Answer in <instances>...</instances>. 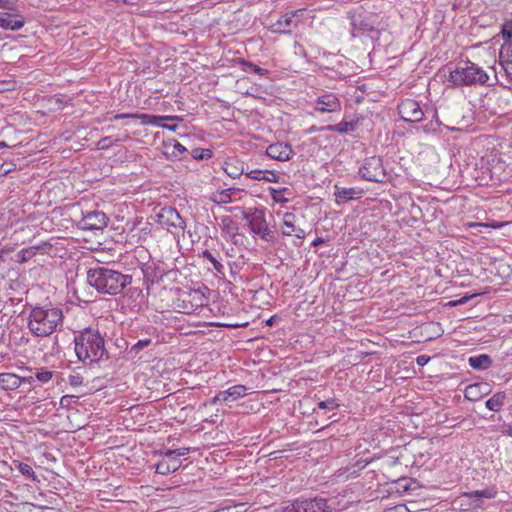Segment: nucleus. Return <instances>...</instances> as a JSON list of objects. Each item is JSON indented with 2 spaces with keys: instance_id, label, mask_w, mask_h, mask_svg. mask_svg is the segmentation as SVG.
<instances>
[{
  "instance_id": "nucleus-11",
  "label": "nucleus",
  "mask_w": 512,
  "mask_h": 512,
  "mask_svg": "<svg viewBox=\"0 0 512 512\" xmlns=\"http://www.w3.org/2000/svg\"><path fill=\"white\" fill-rule=\"evenodd\" d=\"M341 108V102L336 94L324 93L315 100L314 109L319 112H336Z\"/></svg>"
},
{
  "instance_id": "nucleus-45",
  "label": "nucleus",
  "mask_w": 512,
  "mask_h": 512,
  "mask_svg": "<svg viewBox=\"0 0 512 512\" xmlns=\"http://www.w3.org/2000/svg\"><path fill=\"white\" fill-rule=\"evenodd\" d=\"M137 113H121L115 114L111 120H121V119H137Z\"/></svg>"
},
{
  "instance_id": "nucleus-39",
  "label": "nucleus",
  "mask_w": 512,
  "mask_h": 512,
  "mask_svg": "<svg viewBox=\"0 0 512 512\" xmlns=\"http://www.w3.org/2000/svg\"><path fill=\"white\" fill-rule=\"evenodd\" d=\"M15 170H16V164H14L12 162L2 163L0 165V177L6 176Z\"/></svg>"
},
{
  "instance_id": "nucleus-21",
  "label": "nucleus",
  "mask_w": 512,
  "mask_h": 512,
  "mask_svg": "<svg viewBox=\"0 0 512 512\" xmlns=\"http://www.w3.org/2000/svg\"><path fill=\"white\" fill-rule=\"evenodd\" d=\"M137 119L141 121L143 125H155L161 126V123L164 121H182L183 119L180 116H160V115H150L144 113H137Z\"/></svg>"
},
{
  "instance_id": "nucleus-30",
  "label": "nucleus",
  "mask_w": 512,
  "mask_h": 512,
  "mask_svg": "<svg viewBox=\"0 0 512 512\" xmlns=\"http://www.w3.org/2000/svg\"><path fill=\"white\" fill-rule=\"evenodd\" d=\"M239 63L242 65L243 67V71L245 72H249V73H256V74H259L261 76H265L268 74V70L266 69H263L257 65H255L254 63L252 62H249L245 59H239Z\"/></svg>"
},
{
  "instance_id": "nucleus-31",
  "label": "nucleus",
  "mask_w": 512,
  "mask_h": 512,
  "mask_svg": "<svg viewBox=\"0 0 512 512\" xmlns=\"http://www.w3.org/2000/svg\"><path fill=\"white\" fill-rule=\"evenodd\" d=\"M202 257L204 259L208 260L213 265V268L215 269L216 272L223 273V269H224L223 265L217 260V258L209 250L203 251Z\"/></svg>"
},
{
  "instance_id": "nucleus-52",
  "label": "nucleus",
  "mask_w": 512,
  "mask_h": 512,
  "mask_svg": "<svg viewBox=\"0 0 512 512\" xmlns=\"http://www.w3.org/2000/svg\"><path fill=\"white\" fill-rule=\"evenodd\" d=\"M161 127L168 129L170 131H176L178 128L177 124H167V123H161Z\"/></svg>"
},
{
  "instance_id": "nucleus-23",
  "label": "nucleus",
  "mask_w": 512,
  "mask_h": 512,
  "mask_svg": "<svg viewBox=\"0 0 512 512\" xmlns=\"http://www.w3.org/2000/svg\"><path fill=\"white\" fill-rule=\"evenodd\" d=\"M21 386L20 376L14 373H0V388L13 391Z\"/></svg>"
},
{
  "instance_id": "nucleus-56",
  "label": "nucleus",
  "mask_w": 512,
  "mask_h": 512,
  "mask_svg": "<svg viewBox=\"0 0 512 512\" xmlns=\"http://www.w3.org/2000/svg\"><path fill=\"white\" fill-rule=\"evenodd\" d=\"M323 241H324V240H323L322 238H316V239L313 241L312 245H313V246H317V245H319V244L323 243Z\"/></svg>"
},
{
  "instance_id": "nucleus-55",
  "label": "nucleus",
  "mask_w": 512,
  "mask_h": 512,
  "mask_svg": "<svg viewBox=\"0 0 512 512\" xmlns=\"http://www.w3.org/2000/svg\"><path fill=\"white\" fill-rule=\"evenodd\" d=\"M502 432H503V434L512 437V426L511 425L507 426Z\"/></svg>"
},
{
  "instance_id": "nucleus-16",
  "label": "nucleus",
  "mask_w": 512,
  "mask_h": 512,
  "mask_svg": "<svg viewBox=\"0 0 512 512\" xmlns=\"http://www.w3.org/2000/svg\"><path fill=\"white\" fill-rule=\"evenodd\" d=\"M496 494H497L496 489L491 487V488H486L483 490H475L472 492L463 493L461 495V498L471 499L472 502H470L469 505L472 508L476 509V508L481 507L482 498L492 499L496 496Z\"/></svg>"
},
{
  "instance_id": "nucleus-6",
  "label": "nucleus",
  "mask_w": 512,
  "mask_h": 512,
  "mask_svg": "<svg viewBox=\"0 0 512 512\" xmlns=\"http://www.w3.org/2000/svg\"><path fill=\"white\" fill-rule=\"evenodd\" d=\"M336 509L333 499L322 497L297 499L284 507L282 512H332Z\"/></svg>"
},
{
  "instance_id": "nucleus-29",
  "label": "nucleus",
  "mask_w": 512,
  "mask_h": 512,
  "mask_svg": "<svg viewBox=\"0 0 512 512\" xmlns=\"http://www.w3.org/2000/svg\"><path fill=\"white\" fill-rule=\"evenodd\" d=\"M40 246H31L27 248H23L20 250L17 254V262L19 263H25L32 259L35 255L37 250H39Z\"/></svg>"
},
{
  "instance_id": "nucleus-36",
  "label": "nucleus",
  "mask_w": 512,
  "mask_h": 512,
  "mask_svg": "<svg viewBox=\"0 0 512 512\" xmlns=\"http://www.w3.org/2000/svg\"><path fill=\"white\" fill-rule=\"evenodd\" d=\"M18 470L25 476L31 478L32 480H36V475L33 468L26 463H19Z\"/></svg>"
},
{
  "instance_id": "nucleus-51",
  "label": "nucleus",
  "mask_w": 512,
  "mask_h": 512,
  "mask_svg": "<svg viewBox=\"0 0 512 512\" xmlns=\"http://www.w3.org/2000/svg\"><path fill=\"white\" fill-rule=\"evenodd\" d=\"M143 274L145 276L156 275V269L152 267H146L143 269Z\"/></svg>"
},
{
  "instance_id": "nucleus-15",
  "label": "nucleus",
  "mask_w": 512,
  "mask_h": 512,
  "mask_svg": "<svg viewBox=\"0 0 512 512\" xmlns=\"http://www.w3.org/2000/svg\"><path fill=\"white\" fill-rule=\"evenodd\" d=\"M491 392V386L487 382L470 384L464 391V396L471 402H476Z\"/></svg>"
},
{
  "instance_id": "nucleus-33",
  "label": "nucleus",
  "mask_w": 512,
  "mask_h": 512,
  "mask_svg": "<svg viewBox=\"0 0 512 512\" xmlns=\"http://www.w3.org/2000/svg\"><path fill=\"white\" fill-rule=\"evenodd\" d=\"M317 407L319 409L332 411L339 407V403L335 398H328L326 400L318 402Z\"/></svg>"
},
{
  "instance_id": "nucleus-24",
  "label": "nucleus",
  "mask_w": 512,
  "mask_h": 512,
  "mask_svg": "<svg viewBox=\"0 0 512 512\" xmlns=\"http://www.w3.org/2000/svg\"><path fill=\"white\" fill-rule=\"evenodd\" d=\"M492 359L487 354L471 356L468 359L469 365L475 370H486L491 367Z\"/></svg>"
},
{
  "instance_id": "nucleus-12",
  "label": "nucleus",
  "mask_w": 512,
  "mask_h": 512,
  "mask_svg": "<svg viewBox=\"0 0 512 512\" xmlns=\"http://www.w3.org/2000/svg\"><path fill=\"white\" fill-rule=\"evenodd\" d=\"M266 155L271 159L284 162L292 158L294 151L290 144L276 142L266 148Z\"/></svg>"
},
{
  "instance_id": "nucleus-35",
  "label": "nucleus",
  "mask_w": 512,
  "mask_h": 512,
  "mask_svg": "<svg viewBox=\"0 0 512 512\" xmlns=\"http://www.w3.org/2000/svg\"><path fill=\"white\" fill-rule=\"evenodd\" d=\"M150 344L151 339H141L131 347L130 353H134L135 355H137L141 350H143L145 347H148Z\"/></svg>"
},
{
  "instance_id": "nucleus-40",
  "label": "nucleus",
  "mask_w": 512,
  "mask_h": 512,
  "mask_svg": "<svg viewBox=\"0 0 512 512\" xmlns=\"http://www.w3.org/2000/svg\"><path fill=\"white\" fill-rule=\"evenodd\" d=\"M234 190H235L234 188H229V189H225V190L221 191L219 194V197H220L219 202L224 203V204L230 203L232 201L231 195Z\"/></svg>"
},
{
  "instance_id": "nucleus-27",
  "label": "nucleus",
  "mask_w": 512,
  "mask_h": 512,
  "mask_svg": "<svg viewBox=\"0 0 512 512\" xmlns=\"http://www.w3.org/2000/svg\"><path fill=\"white\" fill-rule=\"evenodd\" d=\"M499 64L504 71L506 78L509 82H512V52L504 55L500 52Z\"/></svg>"
},
{
  "instance_id": "nucleus-50",
  "label": "nucleus",
  "mask_w": 512,
  "mask_h": 512,
  "mask_svg": "<svg viewBox=\"0 0 512 512\" xmlns=\"http://www.w3.org/2000/svg\"><path fill=\"white\" fill-rule=\"evenodd\" d=\"M177 151L179 155L183 154L186 151V148L180 144L179 142H175L174 144V152Z\"/></svg>"
},
{
  "instance_id": "nucleus-54",
  "label": "nucleus",
  "mask_w": 512,
  "mask_h": 512,
  "mask_svg": "<svg viewBox=\"0 0 512 512\" xmlns=\"http://www.w3.org/2000/svg\"><path fill=\"white\" fill-rule=\"evenodd\" d=\"M239 237H243V235L239 234L238 232H232V236H231V239L232 241L235 243V244H238L239 242Z\"/></svg>"
},
{
  "instance_id": "nucleus-32",
  "label": "nucleus",
  "mask_w": 512,
  "mask_h": 512,
  "mask_svg": "<svg viewBox=\"0 0 512 512\" xmlns=\"http://www.w3.org/2000/svg\"><path fill=\"white\" fill-rule=\"evenodd\" d=\"M213 153L210 149L195 148L191 151V156L195 160H206L212 157Z\"/></svg>"
},
{
  "instance_id": "nucleus-49",
  "label": "nucleus",
  "mask_w": 512,
  "mask_h": 512,
  "mask_svg": "<svg viewBox=\"0 0 512 512\" xmlns=\"http://www.w3.org/2000/svg\"><path fill=\"white\" fill-rule=\"evenodd\" d=\"M472 296H464L462 297L461 299L457 300V301H451L449 302V305L451 306H456V305H461V304H465Z\"/></svg>"
},
{
  "instance_id": "nucleus-26",
  "label": "nucleus",
  "mask_w": 512,
  "mask_h": 512,
  "mask_svg": "<svg viewBox=\"0 0 512 512\" xmlns=\"http://www.w3.org/2000/svg\"><path fill=\"white\" fill-rule=\"evenodd\" d=\"M505 399V392H497L486 401L485 406L491 411L498 412L503 407Z\"/></svg>"
},
{
  "instance_id": "nucleus-38",
  "label": "nucleus",
  "mask_w": 512,
  "mask_h": 512,
  "mask_svg": "<svg viewBox=\"0 0 512 512\" xmlns=\"http://www.w3.org/2000/svg\"><path fill=\"white\" fill-rule=\"evenodd\" d=\"M267 172H268V170H258V169H255V170H251V171L245 172V175L248 178H251L253 180H263L264 179V174H267Z\"/></svg>"
},
{
  "instance_id": "nucleus-48",
  "label": "nucleus",
  "mask_w": 512,
  "mask_h": 512,
  "mask_svg": "<svg viewBox=\"0 0 512 512\" xmlns=\"http://www.w3.org/2000/svg\"><path fill=\"white\" fill-rule=\"evenodd\" d=\"M430 360V357L429 356H426V355H419L417 356L416 358V363L419 365V366H425Z\"/></svg>"
},
{
  "instance_id": "nucleus-18",
  "label": "nucleus",
  "mask_w": 512,
  "mask_h": 512,
  "mask_svg": "<svg viewBox=\"0 0 512 512\" xmlns=\"http://www.w3.org/2000/svg\"><path fill=\"white\" fill-rule=\"evenodd\" d=\"M25 24L24 17L20 14H12L8 12H0V27L17 31Z\"/></svg>"
},
{
  "instance_id": "nucleus-1",
  "label": "nucleus",
  "mask_w": 512,
  "mask_h": 512,
  "mask_svg": "<svg viewBox=\"0 0 512 512\" xmlns=\"http://www.w3.org/2000/svg\"><path fill=\"white\" fill-rule=\"evenodd\" d=\"M87 283L102 294L117 295L132 283V276L106 266L87 271Z\"/></svg>"
},
{
  "instance_id": "nucleus-59",
  "label": "nucleus",
  "mask_w": 512,
  "mask_h": 512,
  "mask_svg": "<svg viewBox=\"0 0 512 512\" xmlns=\"http://www.w3.org/2000/svg\"><path fill=\"white\" fill-rule=\"evenodd\" d=\"M55 101H56V103L61 104V100L59 98H56Z\"/></svg>"
},
{
  "instance_id": "nucleus-19",
  "label": "nucleus",
  "mask_w": 512,
  "mask_h": 512,
  "mask_svg": "<svg viewBox=\"0 0 512 512\" xmlns=\"http://www.w3.org/2000/svg\"><path fill=\"white\" fill-rule=\"evenodd\" d=\"M223 169L225 173L233 179L240 178L245 174L244 162L237 157H228L224 161Z\"/></svg>"
},
{
  "instance_id": "nucleus-47",
  "label": "nucleus",
  "mask_w": 512,
  "mask_h": 512,
  "mask_svg": "<svg viewBox=\"0 0 512 512\" xmlns=\"http://www.w3.org/2000/svg\"><path fill=\"white\" fill-rule=\"evenodd\" d=\"M0 8L12 11L15 8V4L11 0H0Z\"/></svg>"
},
{
  "instance_id": "nucleus-42",
  "label": "nucleus",
  "mask_w": 512,
  "mask_h": 512,
  "mask_svg": "<svg viewBox=\"0 0 512 512\" xmlns=\"http://www.w3.org/2000/svg\"><path fill=\"white\" fill-rule=\"evenodd\" d=\"M68 382L71 386L77 387L83 383V377L79 374L70 375L68 377Z\"/></svg>"
},
{
  "instance_id": "nucleus-7",
  "label": "nucleus",
  "mask_w": 512,
  "mask_h": 512,
  "mask_svg": "<svg viewBox=\"0 0 512 512\" xmlns=\"http://www.w3.org/2000/svg\"><path fill=\"white\" fill-rule=\"evenodd\" d=\"M359 174L367 181L385 183L390 175L383 166L382 158L379 156L368 157L359 168Z\"/></svg>"
},
{
  "instance_id": "nucleus-8",
  "label": "nucleus",
  "mask_w": 512,
  "mask_h": 512,
  "mask_svg": "<svg viewBox=\"0 0 512 512\" xmlns=\"http://www.w3.org/2000/svg\"><path fill=\"white\" fill-rule=\"evenodd\" d=\"M158 223L168 231L171 228L176 229L178 232L183 231L185 228V221L175 208L165 207L157 214Z\"/></svg>"
},
{
  "instance_id": "nucleus-17",
  "label": "nucleus",
  "mask_w": 512,
  "mask_h": 512,
  "mask_svg": "<svg viewBox=\"0 0 512 512\" xmlns=\"http://www.w3.org/2000/svg\"><path fill=\"white\" fill-rule=\"evenodd\" d=\"M296 215L286 212L283 216L282 234L284 236H296L299 239L305 237V231L295 225Z\"/></svg>"
},
{
  "instance_id": "nucleus-53",
  "label": "nucleus",
  "mask_w": 512,
  "mask_h": 512,
  "mask_svg": "<svg viewBox=\"0 0 512 512\" xmlns=\"http://www.w3.org/2000/svg\"><path fill=\"white\" fill-rule=\"evenodd\" d=\"M20 380H21V384L23 383H28V384H32L34 382V377L30 376V377H20Z\"/></svg>"
},
{
  "instance_id": "nucleus-25",
  "label": "nucleus",
  "mask_w": 512,
  "mask_h": 512,
  "mask_svg": "<svg viewBox=\"0 0 512 512\" xmlns=\"http://www.w3.org/2000/svg\"><path fill=\"white\" fill-rule=\"evenodd\" d=\"M358 121H341L335 125H328L323 130L347 134L356 130Z\"/></svg>"
},
{
  "instance_id": "nucleus-41",
  "label": "nucleus",
  "mask_w": 512,
  "mask_h": 512,
  "mask_svg": "<svg viewBox=\"0 0 512 512\" xmlns=\"http://www.w3.org/2000/svg\"><path fill=\"white\" fill-rule=\"evenodd\" d=\"M53 374L51 371L48 370H42L40 372H37L35 377L37 380H39L42 383H46L51 380Z\"/></svg>"
},
{
  "instance_id": "nucleus-5",
  "label": "nucleus",
  "mask_w": 512,
  "mask_h": 512,
  "mask_svg": "<svg viewBox=\"0 0 512 512\" xmlns=\"http://www.w3.org/2000/svg\"><path fill=\"white\" fill-rule=\"evenodd\" d=\"M242 218L248 222L251 233L266 242L275 241L274 232L268 227L264 208H250L243 212Z\"/></svg>"
},
{
  "instance_id": "nucleus-34",
  "label": "nucleus",
  "mask_w": 512,
  "mask_h": 512,
  "mask_svg": "<svg viewBox=\"0 0 512 512\" xmlns=\"http://www.w3.org/2000/svg\"><path fill=\"white\" fill-rule=\"evenodd\" d=\"M118 141H119V139H113V137H111V136H106L98 141L97 147L100 150H106V149H109L112 145H114Z\"/></svg>"
},
{
  "instance_id": "nucleus-22",
  "label": "nucleus",
  "mask_w": 512,
  "mask_h": 512,
  "mask_svg": "<svg viewBox=\"0 0 512 512\" xmlns=\"http://www.w3.org/2000/svg\"><path fill=\"white\" fill-rule=\"evenodd\" d=\"M181 467V461L176 457L164 458L156 464V472L161 475H168L174 473Z\"/></svg>"
},
{
  "instance_id": "nucleus-9",
  "label": "nucleus",
  "mask_w": 512,
  "mask_h": 512,
  "mask_svg": "<svg viewBox=\"0 0 512 512\" xmlns=\"http://www.w3.org/2000/svg\"><path fill=\"white\" fill-rule=\"evenodd\" d=\"M398 113L403 121L410 123L420 122L424 117L419 103L413 99L403 100L398 106Z\"/></svg>"
},
{
  "instance_id": "nucleus-3",
  "label": "nucleus",
  "mask_w": 512,
  "mask_h": 512,
  "mask_svg": "<svg viewBox=\"0 0 512 512\" xmlns=\"http://www.w3.org/2000/svg\"><path fill=\"white\" fill-rule=\"evenodd\" d=\"M63 311L52 305L36 306L30 311L28 329L36 337H48L63 324Z\"/></svg>"
},
{
  "instance_id": "nucleus-46",
  "label": "nucleus",
  "mask_w": 512,
  "mask_h": 512,
  "mask_svg": "<svg viewBox=\"0 0 512 512\" xmlns=\"http://www.w3.org/2000/svg\"><path fill=\"white\" fill-rule=\"evenodd\" d=\"M267 182H278L279 181V175L276 174L274 171H268L267 174H264V179Z\"/></svg>"
},
{
  "instance_id": "nucleus-2",
  "label": "nucleus",
  "mask_w": 512,
  "mask_h": 512,
  "mask_svg": "<svg viewBox=\"0 0 512 512\" xmlns=\"http://www.w3.org/2000/svg\"><path fill=\"white\" fill-rule=\"evenodd\" d=\"M74 350L78 359L86 363H96L101 360L109 359V354L105 348V339L98 330L85 328L74 338Z\"/></svg>"
},
{
  "instance_id": "nucleus-37",
  "label": "nucleus",
  "mask_w": 512,
  "mask_h": 512,
  "mask_svg": "<svg viewBox=\"0 0 512 512\" xmlns=\"http://www.w3.org/2000/svg\"><path fill=\"white\" fill-rule=\"evenodd\" d=\"M189 453V448H179V449H175V450H166L165 451V457L167 458H173V457H176L178 459V457L180 456H185Z\"/></svg>"
},
{
  "instance_id": "nucleus-20",
  "label": "nucleus",
  "mask_w": 512,
  "mask_h": 512,
  "mask_svg": "<svg viewBox=\"0 0 512 512\" xmlns=\"http://www.w3.org/2000/svg\"><path fill=\"white\" fill-rule=\"evenodd\" d=\"M362 193L363 191L357 188H345L336 185L334 195L337 204H341L350 200L359 199Z\"/></svg>"
},
{
  "instance_id": "nucleus-14",
  "label": "nucleus",
  "mask_w": 512,
  "mask_h": 512,
  "mask_svg": "<svg viewBox=\"0 0 512 512\" xmlns=\"http://www.w3.org/2000/svg\"><path fill=\"white\" fill-rule=\"evenodd\" d=\"M351 34L353 37H356L360 34H364L365 32L375 33V35H370L372 39H377L380 31L376 30L368 21L361 18L360 15H351Z\"/></svg>"
},
{
  "instance_id": "nucleus-44",
  "label": "nucleus",
  "mask_w": 512,
  "mask_h": 512,
  "mask_svg": "<svg viewBox=\"0 0 512 512\" xmlns=\"http://www.w3.org/2000/svg\"><path fill=\"white\" fill-rule=\"evenodd\" d=\"M501 33H502V37H503V39H504V41H505L506 43H508V42H511V41H512V26H511V27H507V26H505V27L502 29Z\"/></svg>"
},
{
  "instance_id": "nucleus-4",
  "label": "nucleus",
  "mask_w": 512,
  "mask_h": 512,
  "mask_svg": "<svg viewBox=\"0 0 512 512\" xmlns=\"http://www.w3.org/2000/svg\"><path fill=\"white\" fill-rule=\"evenodd\" d=\"M489 79L488 74L475 63L467 60L460 62L450 70L448 82L452 87L484 85Z\"/></svg>"
},
{
  "instance_id": "nucleus-57",
  "label": "nucleus",
  "mask_w": 512,
  "mask_h": 512,
  "mask_svg": "<svg viewBox=\"0 0 512 512\" xmlns=\"http://www.w3.org/2000/svg\"><path fill=\"white\" fill-rule=\"evenodd\" d=\"M6 147H8V145L6 144V142H4V141H0V149H1V148H6Z\"/></svg>"
},
{
  "instance_id": "nucleus-43",
  "label": "nucleus",
  "mask_w": 512,
  "mask_h": 512,
  "mask_svg": "<svg viewBox=\"0 0 512 512\" xmlns=\"http://www.w3.org/2000/svg\"><path fill=\"white\" fill-rule=\"evenodd\" d=\"M222 222L223 224L225 225L226 229H227V233L230 235V237L232 236V232H237L238 228L235 227V226H230V224H232V220L229 218V217H225L222 219Z\"/></svg>"
},
{
  "instance_id": "nucleus-28",
  "label": "nucleus",
  "mask_w": 512,
  "mask_h": 512,
  "mask_svg": "<svg viewBox=\"0 0 512 512\" xmlns=\"http://www.w3.org/2000/svg\"><path fill=\"white\" fill-rule=\"evenodd\" d=\"M299 11H291L289 13H286L285 15L281 16L279 20L277 21L276 25L278 26V31L281 32H290L289 28L292 23L294 17L297 15Z\"/></svg>"
},
{
  "instance_id": "nucleus-10",
  "label": "nucleus",
  "mask_w": 512,
  "mask_h": 512,
  "mask_svg": "<svg viewBox=\"0 0 512 512\" xmlns=\"http://www.w3.org/2000/svg\"><path fill=\"white\" fill-rule=\"evenodd\" d=\"M109 218L99 210L88 211L83 214L78 226L84 230H102L108 224Z\"/></svg>"
},
{
  "instance_id": "nucleus-58",
  "label": "nucleus",
  "mask_w": 512,
  "mask_h": 512,
  "mask_svg": "<svg viewBox=\"0 0 512 512\" xmlns=\"http://www.w3.org/2000/svg\"><path fill=\"white\" fill-rule=\"evenodd\" d=\"M272 320H273V318H270V319L267 321V324H268V325H271V324H272Z\"/></svg>"
},
{
  "instance_id": "nucleus-13",
  "label": "nucleus",
  "mask_w": 512,
  "mask_h": 512,
  "mask_svg": "<svg viewBox=\"0 0 512 512\" xmlns=\"http://www.w3.org/2000/svg\"><path fill=\"white\" fill-rule=\"evenodd\" d=\"M247 387L245 385H234L226 390L218 392L211 400L212 404L223 403L228 401H235L238 398L245 396Z\"/></svg>"
}]
</instances>
